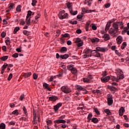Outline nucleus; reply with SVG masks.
Here are the masks:
<instances>
[{"mask_svg":"<svg viewBox=\"0 0 129 129\" xmlns=\"http://www.w3.org/2000/svg\"><path fill=\"white\" fill-rule=\"evenodd\" d=\"M8 58H9L8 56H4L2 57L1 60L2 61H6V60H8Z\"/></svg>","mask_w":129,"mask_h":129,"instance_id":"a18cd8bd","label":"nucleus"},{"mask_svg":"<svg viewBox=\"0 0 129 129\" xmlns=\"http://www.w3.org/2000/svg\"><path fill=\"white\" fill-rule=\"evenodd\" d=\"M12 78H13V74H10L8 78V80L10 81Z\"/></svg>","mask_w":129,"mask_h":129,"instance_id":"3c124183","label":"nucleus"},{"mask_svg":"<svg viewBox=\"0 0 129 129\" xmlns=\"http://www.w3.org/2000/svg\"><path fill=\"white\" fill-rule=\"evenodd\" d=\"M60 52L61 53H65V52H67V48H66L65 47H61V48L60 49Z\"/></svg>","mask_w":129,"mask_h":129,"instance_id":"c756f323","label":"nucleus"},{"mask_svg":"<svg viewBox=\"0 0 129 129\" xmlns=\"http://www.w3.org/2000/svg\"><path fill=\"white\" fill-rule=\"evenodd\" d=\"M33 79L36 80V79H37L38 78V76L37 74L34 73V74H33Z\"/></svg>","mask_w":129,"mask_h":129,"instance_id":"603ef678","label":"nucleus"},{"mask_svg":"<svg viewBox=\"0 0 129 129\" xmlns=\"http://www.w3.org/2000/svg\"><path fill=\"white\" fill-rule=\"evenodd\" d=\"M110 79V77L109 76H107L106 77H103L101 78V80L102 82L106 83L108 82V81Z\"/></svg>","mask_w":129,"mask_h":129,"instance_id":"ddd939ff","label":"nucleus"},{"mask_svg":"<svg viewBox=\"0 0 129 129\" xmlns=\"http://www.w3.org/2000/svg\"><path fill=\"white\" fill-rule=\"evenodd\" d=\"M37 4V0H33L32 3V6L33 7Z\"/></svg>","mask_w":129,"mask_h":129,"instance_id":"864d4df0","label":"nucleus"},{"mask_svg":"<svg viewBox=\"0 0 129 129\" xmlns=\"http://www.w3.org/2000/svg\"><path fill=\"white\" fill-rule=\"evenodd\" d=\"M107 101L108 105H112V103H113V100L112 99V97H108L107 98Z\"/></svg>","mask_w":129,"mask_h":129,"instance_id":"a211bd4d","label":"nucleus"},{"mask_svg":"<svg viewBox=\"0 0 129 129\" xmlns=\"http://www.w3.org/2000/svg\"><path fill=\"white\" fill-rule=\"evenodd\" d=\"M91 23V21L90 20H89L88 22H86L85 29L87 32V31H88V30H89V26Z\"/></svg>","mask_w":129,"mask_h":129,"instance_id":"6ab92c4d","label":"nucleus"},{"mask_svg":"<svg viewBox=\"0 0 129 129\" xmlns=\"http://www.w3.org/2000/svg\"><path fill=\"white\" fill-rule=\"evenodd\" d=\"M49 85H48V84L47 83H44L43 84V86L44 87H45V88H46V89H47L48 90H51V89H50V88H49L48 86Z\"/></svg>","mask_w":129,"mask_h":129,"instance_id":"72a5a7b5","label":"nucleus"},{"mask_svg":"<svg viewBox=\"0 0 129 129\" xmlns=\"http://www.w3.org/2000/svg\"><path fill=\"white\" fill-rule=\"evenodd\" d=\"M1 36L2 38H5V37H6V32H3L1 34Z\"/></svg>","mask_w":129,"mask_h":129,"instance_id":"338daca9","label":"nucleus"},{"mask_svg":"<svg viewBox=\"0 0 129 129\" xmlns=\"http://www.w3.org/2000/svg\"><path fill=\"white\" fill-rule=\"evenodd\" d=\"M84 58H88V57H91V54L88 55V54H84L83 55Z\"/></svg>","mask_w":129,"mask_h":129,"instance_id":"680f3d73","label":"nucleus"},{"mask_svg":"<svg viewBox=\"0 0 129 129\" xmlns=\"http://www.w3.org/2000/svg\"><path fill=\"white\" fill-rule=\"evenodd\" d=\"M84 4L85 5H87L88 6H91V1L86 0Z\"/></svg>","mask_w":129,"mask_h":129,"instance_id":"e433bc0d","label":"nucleus"},{"mask_svg":"<svg viewBox=\"0 0 129 129\" xmlns=\"http://www.w3.org/2000/svg\"><path fill=\"white\" fill-rule=\"evenodd\" d=\"M110 3H107L105 5V8H106V9H108V8L110 7Z\"/></svg>","mask_w":129,"mask_h":129,"instance_id":"5fc2aeb1","label":"nucleus"},{"mask_svg":"<svg viewBox=\"0 0 129 129\" xmlns=\"http://www.w3.org/2000/svg\"><path fill=\"white\" fill-rule=\"evenodd\" d=\"M61 36H62V38H69V37H70V34L66 33L64 34H62Z\"/></svg>","mask_w":129,"mask_h":129,"instance_id":"4c0bfd02","label":"nucleus"},{"mask_svg":"<svg viewBox=\"0 0 129 129\" xmlns=\"http://www.w3.org/2000/svg\"><path fill=\"white\" fill-rule=\"evenodd\" d=\"M66 5L69 9L70 13H72V3H66Z\"/></svg>","mask_w":129,"mask_h":129,"instance_id":"f3484780","label":"nucleus"},{"mask_svg":"<svg viewBox=\"0 0 129 129\" xmlns=\"http://www.w3.org/2000/svg\"><path fill=\"white\" fill-rule=\"evenodd\" d=\"M115 53L116 55H118V56H120V53H119L117 50H115Z\"/></svg>","mask_w":129,"mask_h":129,"instance_id":"774afa93","label":"nucleus"},{"mask_svg":"<svg viewBox=\"0 0 129 129\" xmlns=\"http://www.w3.org/2000/svg\"><path fill=\"white\" fill-rule=\"evenodd\" d=\"M91 121L94 123H97L98 122V119L97 118L93 117L91 119Z\"/></svg>","mask_w":129,"mask_h":129,"instance_id":"cd10ccee","label":"nucleus"},{"mask_svg":"<svg viewBox=\"0 0 129 129\" xmlns=\"http://www.w3.org/2000/svg\"><path fill=\"white\" fill-rule=\"evenodd\" d=\"M18 31H20V27H16L15 29H14V34H17V32Z\"/></svg>","mask_w":129,"mask_h":129,"instance_id":"a19ab883","label":"nucleus"},{"mask_svg":"<svg viewBox=\"0 0 129 129\" xmlns=\"http://www.w3.org/2000/svg\"><path fill=\"white\" fill-rule=\"evenodd\" d=\"M26 22L27 25L30 26V24H31V17H26Z\"/></svg>","mask_w":129,"mask_h":129,"instance_id":"393cba45","label":"nucleus"},{"mask_svg":"<svg viewBox=\"0 0 129 129\" xmlns=\"http://www.w3.org/2000/svg\"><path fill=\"white\" fill-rule=\"evenodd\" d=\"M38 122H40V116L39 115L37 116V114H36V113L34 112L33 123H34V124H38Z\"/></svg>","mask_w":129,"mask_h":129,"instance_id":"7ed1b4c3","label":"nucleus"},{"mask_svg":"<svg viewBox=\"0 0 129 129\" xmlns=\"http://www.w3.org/2000/svg\"><path fill=\"white\" fill-rule=\"evenodd\" d=\"M92 75H89L87 78H83V81L85 83H88L90 82L91 79H92Z\"/></svg>","mask_w":129,"mask_h":129,"instance_id":"1a4fd4ad","label":"nucleus"},{"mask_svg":"<svg viewBox=\"0 0 129 129\" xmlns=\"http://www.w3.org/2000/svg\"><path fill=\"white\" fill-rule=\"evenodd\" d=\"M92 30H94V31H95L96 30H97V27H96L95 25H93L92 26Z\"/></svg>","mask_w":129,"mask_h":129,"instance_id":"0e129e2a","label":"nucleus"},{"mask_svg":"<svg viewBox=\"0 0 129 129\" xmlns=\"http://www.w3.org/2000/svg\"><path fill=\"white\" fill-rule=\"evenodd\" d=\"M111 23H112V21H109L107 23V24L105 27V32H107L108 30H109V28H110V26H111Z\"/></svg>","mask_w":129,"mask_h":129,"instance_id":"f8f14e48","label":"nucleus"},{"mask_svg":"<svg viewBox=\"0 0 129 129\" xmlns=\"http://www.w3.org/2000/svg\"><path fill=\"white\" fill-rule=\"evenodd\" d=\"M104 112H105V113L107 114L108 115H111V112L109 109H106L104 110Z\"/></svg>","mask_w":129,"mask_h":129,"instance_id":"7c9ffc66","label":"nucleus"},{"mask_svg":"<svg viewBox=\"0 0 129 129\" xmlns=\"http://www.w3.org/2000/svg\"><path fill=\"white\" fill-rule=\"evenodd\" d=\"M12 57H13L14 58H18V57H19V53H15L13 54Z\"/></svg>","mask_w":129,"mask_h":129,"instance_id":"de8ad7c7","label":"nucleus"},{"mask_svg":"<svg viewBox=\"0 0 129 129\" xmlns=\"http://www.w3.org/2000/svg\"><path fill=\"white\" fill-rule=\"evenodd\" d=\"M126 42H123V43L122 44L121 46V49L122 50H123V49H124V48H125V47H126Z\"/></svg>","mask_w":129,"mask_h":129,"instance_id":"2f4dec72","label":"nucleus"},{"mask_svg":"<svg viewBox=\"0 0 129 129\" xmlns=\"http://www.w3.org/2000/svg\"><path fill=\"white\" fill-rule=\"evenodd\" d=\"M75 43L77 44L78 47L83 46V41L80 38H76L75 40Z\"/></svg>","mask_w":129,"mask_h":129,"instance_id":"20e7f679","label":"nucleus"},{"mask_svg":"<svg viewBox=\"0 0 129 129\" xmlns=\"http://www.w3.org/2000/svg\"><path fill=\"white\" fill-rule=\"evenodd\" d=\"M71 13L72 14V15H73V16H75L76 15H77L78 12L77 11H76L74 12H72H72H71Z\"/></svg>","mask_w":129,"mask_h":129,"instance_id":"e2e57ef3","label":"nucleus"},{"mask_svg":"<svg viewBox=\"0 0 129 129\" xmlns=\"http://www.w3.org/2000/svg\"><path fill=\"white\" fill-rule=\"evenodd\" d=\"M62 106V104L61 103H57L56 105L54 106V110L55 112L58 111V109L60 108Z\"/></svg>","mask_w":129,"mask_h":129,"instance_id":"2eb2a0df","label":"nucleus"},{"mask_svg":"<svg viewBox=\"0 0 129 129\" xmlns=\"http://www.w3.org/2000/svg\"><path fill=\"white\" fill-rule=\"evenodd\" d=\"M5 43H6L7 45H11V40H10V38H7L5 40Z\"/></svg>","mask_w":129,"mask_h":129,"instance_id":"58836bf2","label":"nucleus"},{"mask_svg":"<svg viewBox=\"0 0 129 129\" xmlns=\"http://www.w3.org/2000/svg\"><path fill=\"white\" fill-rule=\"evenodd\" d=\"M23 110L24 111V112L25 113V114H26V115H27V109H26V107L25 106H24L23 108Z\"/></svg>","mask_w":129,"mask_h":129,"instance_id":"4d7b16f0","label":"nucleus"},{"mask_svg":"<svg viewBox=\"0 0 129 129\" xmlns=\"http://www.w3.org/2000/svg\"><path fill=\"white\" fill-rule=\"evenodd\" d=\"M92 55L94 57H97V58L100 57V53L97 52L96 50H94L92 51Z\"/></svg>","mask_w":129,"mask_h":129,"instance_id":"9d476101","label":"nucleus"},{"mask_svg":"<svg viewBox=\"0 0 129 129\" xmlns=\"http://www.w3.org/2000/svg\"><path fill=\"white\" fill-rule=\"evenodd\" d=\"M84 109V106H83V105H80L79 107H78V109H79V110L81 109L82 110Z\"/></svg>","mask_w":129,"mask_h":129,"instance_id":"052dcab7","label":"nucleus"},{"mask_svg":"<svg viewBox=\"0 0 129 129\" xmlns=\"http://www.w3.org/2000/svg\"><path fill=\"white\" fill-rule=\"evenodd\" d=\"M14 7H15V4L13 3H11L9 6V9L10 10H13L14 9Z\"/></svg>","mask_w":129,"mask_h":129,"instance_id":"c03bdc74","label":"nucleus"},{"mask_svg":"<svg viewBox=\"0 0 129 129\" xmlns=\"http://www.w3.org/2000/svg\"><path fill=\"white\" fill-rule=\"evenodd\" d=\"M67 67L68 70H70L71 72V73H72V74H74V75H76V74H77V69L74 68V65L70 64Z\"/></svg>","mask_w":129,"mask_h":129,"instance_id":"f03ea898","label":"nucleus"},{"mask_svg":"<svg viewBox=\"0 0 129 129\" xmlns=\"http://www.w3.org/2000/svg\"><path fill=\"white\" fill-rule=\"evenodd\" d=\"M91 41L92 43H95V42H99V39L97 38H93Z\"/></svg>","mask_w":129,"mask_h":129,"instance_id":"37998d69","label":"nucleus"},{"mask_svg":"<svg viewBox=\"0 0 129 129\" xmlns=\"http://www.w3.org/2000/svg\"><path fill=\"white\" fill-rule=\"evenodd\" d=\"M125 110H124V107H121L119 109L118 113L119 115H120V116H122L123 115V113Z\"/></svg>","mask_w":129,"mask_h":129,"instance_id":"4468645a","label":"nucleus"},{"mask_svg":"<svg viewBox=\"0 0 129 129\" xmlns=\"http://www.w3.org/2000/svg\"><path fill=\"white\" fill-rule=\"evenodd\" d=\"M61 90L64 92V93H70V92H71V89L67 86L61 87Z\"/></svg>","mask_w":129,"mask_h":129,"instance_id":"0eeeda50","label":"nucleus"},{"mask_svg":"<svg viewBox=\"0 0 129 129\" xmlns=\"http://www.w3.org/2000/svg\"><path fill=\"white\" fill-rule=\"evenodd\" d=\"M58 98L55 96H52L49 97V100L51 101H56Z\"/></svg>","mask_w":129,"mask_h":129,"instance_id":"5701e85b","label":"nucleus"},{"mask_svg":"<svg viewBox=\"0 0 129 129\" xmlns=\"http://www.w3.org/2000/svg\"><path fill=\"white\" fill-rule=\"evenodd\" d=\"M100 90H95L93 91L94 93H97V94L100 93Z\"/></svg>","mask_w":129,"mask_h":129,"instance_id":"8fccbe9b","label":"nucleus"},{"mask_svg":"<svg viewBox=\"0 0 129 129\" xmlns=\"http://www.w3.org/2000/svg\"><path fill=\"white\" fill-rule=\"evenodd\" d=\"M32 75V73L31 72L26 73L24 74V76L25 78H28V77H30Z\"/></svg>","mask_w":129,"mask_h":129,"instance_id":"bb28decb","label":"nucleus"},{"mask_svg":"<svg viewBox=\"0 0 129 129\" xmlns=\"http://www.w3.org/2000/svg\"><path fill=\"white\" fill-rule=\"evenodd\" d=\"M0 129H6V124L1 123L0 124Z\"/></svg>","mask_w":129,"mask_h":129,"instance_id":"f704fd0d","label":"nucleus"},{"mask_svg":"<svg viewBox=\"0 0 129 129\" xmlns=\"http://www.w3.org/2000/svg\"><path fill=\"white\" fill-rule=\"evenodd\" d=\"M91 117H92V113H90L87 117L88 122H90V120H91Z\"/></svg>","mask_w":129,"mask_h":129,"instance_id":"c85d7f7f","label":"nucleus"},{"mask_svg":"<svg viewBox=\"0 0 129 129\" xmlns=\"http://www.w3.org/2000/svg\"><path fill=\"white\" fill-rule=\"evenodd\" d=\"M76 88L79 91H84V92H83L84 94H87V93H88V91H87V90H86V89H85V88H83L82 87H81V86L77 85L76 86Z\"/></svg>","mask_w":129,"mask_h":129,"instance_id":"423d86ee","label":"nucleus"},{"mask_svg":"<svg viewBox=\"0 0 129 129\" xmlns=\"http://www.w3.org/2000/svg\"><path fill=\"white\" fill-rule=\"evenodd\" d=\"M21 11V5H18L16 8V11L18 12V13H20Z\"/></svg>","mask_w":129,"mask_h":129,"instance_id":"c9c22d12","label":"nucleus"},{"mask_svg":"<svg viewBox=\"0 0 129 129\" xmlns=\"http://www.w3.org/2000/svg\"><path fill=\"white\" fill-rule=\"evenodd\" d=\"M70 23L72 25H77V21L76 20H75L74 21H70Z\"/></svg>","mask_w":129,"mask_h":129,"instance_id":"09e8293b","label":"nucleus"},{"mask_svg":"<svg viewBox=\"0 0 129 129\" xmlns=\"http://www.w3.org/2000/svg\"><path fill=\"white\" fill-rule=\"evenodd\" d=\"M116 23H118V26H123V22H122V21L116 22Z\"/></svg>","mask_w":129,"mask_h":129,"instance_id":"13d9d810","label":"nucleus"},{"mask_svg":"<svg viewBox=\"0 0 129 129\" xmlns=\"http://www.w3.org/2000/svg\"><path fill=\"white\" fill-rule=\"evenodd\" d=\"M9 66V64H4L3 66V69L4 70H5V69H6V68H7V67Z\"/></svg>","mask_w":129,"mask_h":129,"instance_id":"69168bd1","label":"nucleus"},{"mask_svg":"<svg viewBox=\"0 0 129 129\" xmlns=\"http://www.w3.org/2000/svg\"><path fill=\"white\" fill-rule=\"evenodd\" d=\"M20 24L21 26H24L26 24V22L24 20H21Z\"/></svg>","mask_w":129,"mask_h":129,"instance_id":"6e6d98bb","label":"nucleus"},{"mask_svg":"<svg viewBox=\"0 0 129 129\" xmlns=\"http://www.w3.org/2000/svg\"><path fill=\"white\" fill-rule=\"evenodd\" d=\"M118 30H116L113 28H110L109 30V34H116L117 33Z\"/></svg>","mask_w":129,"mask_h":129,"instance_id":"aec40b11","label":"nucleus"},{"mask_svg":"<svg viewBox=\"0 0 129 129\" xmlns=\"http://www.w3.org/2000/svg\"><path fill=\"white\" fill-rule=\"evenodd\" d=\"M113 27L114 29H115V30L118 31V23L114 22L113 23Z\"/></svg>","mask_w":129,"mask_h":129,"instance_id":"4be33fe9","label":"nucleus"},{"mask_svg":"<svg viewBox=\"0 0 129 129\" xmlns=\"http://www.w3.org/2000/svg\"><path fill=\"white\" fill-rule=\"evenodd\" d=\"M83 18V14L79 15L77 16V19H82Z\"/></svg>","mask_w":129,"mask_h":129,"instance_id":"bf43d9fd","label":"nucleus"},{"mask_svg":"<svg viewBox=\"0 0 129 129\" xmlns=\"http://www.w3.org/2000/svg\"><path fill=\"white\" fill-rule=\"evenodd\" d=\"M65 122H66V121L64 120L58 119L55 120V123H65Z\"/></svg>","mask_w":129,"mask_h":129,"instance_id":"b1692460","label":"nucleus"},{"mask_svg":"<svg viewBox=\"0 0 129 129\" xmlns=\"http://www.w3.org/2000/svg\"><path fill=\"white\" fill-rule=\"evenodd\" d=\"M13 114H15V115H19V112L18 110H15L12 112Z\"/></svg>","mask_w":129,"mask_h":129,"instance_id":"49530a36","label":"nucleus"},{"mask_svg":"<svg viewBox=\"0 0 129 129\" xmlns=\"http://www.w3.org/2000/svg\"><path fill=\"white\" fill-rule=\"evenodd\" d=\"M124 78V76H123V74L120 73H117L116 78L114 76H113L110 78V79L112 81H116V82H118V81H119V79H123Z\"/></svg>","mask_w":129,"mask_h":129,"instance_id":"f257e3e1","label":"nucleus"},{"mask_svg":"<svg viewBox=\"0 0 129 129\" xmlns=\"http://www.w3.org/2000/svg\"><path fill=\"white\" fill-rule=\"evenodd\" d=\"M85 54H88V53H90V52L92 53V50L90 49L86 48L84 51Z\"/></svg>","mask_w":129,"mask_h":129,"instance_id":"473e14b6","label":"nucleus"},{"mask_svg":"<svg viewBox=\"0 0 129 129\" xmlns=\"http://www.w3.org/2000/svg\"><path fill=\"white\" fill-rule=\"evenodd\" d=\"M94 110L96 114H97L98 115H99V114H100V112H99V111L98 110V109H97V108H95L94 109Z\"/></svg>","mask_w":129,"mask_h":129,"instance_id":"ea45409f","label":"nucleus"},{"mask_svg":"<svg viewBox=\"0 0 129 129\" xmlns=\"http://www.w3.org/2000/svg\"><path fill=\"white\" fill-rule=\"evenodd\" d=\"M68 57H69V55L66 54L64 55H60V58H61V59H67V58H68Z\"/></svg>","mask_w":129,"mask_h":129,"instance_id":"a878e982","label":"nucleus"},{"mask_svg":"<svg viewBox=\"0 0 129 129\" xmlns=\"http://www.w3.org/2000/svg\"><path fill=\"white\" fill-rule=\"evenodd\" d=\"M116 42L118 45H120L122 43V37L120 36H118L116 38Z\"/></svg>","mask_w":129,"mask_h":129,"instance_id":"dca6fc26","label":"nucleus"},{"mask_svg":"<svg viewBox=\"0 0 129 129\" xmlns=\"http://www.w3.org/2000/svg\"><path fill=\"white\" fill-rule=\"evenodd\" d=\"M103 38L104 39L105 41H108V40H110V37L108 34H105L103 36Z\"/></svg>","mask_w":129,"mask_h":129,"instance_id":"412c9836","label":"nucleus"},{"mask_svg":"<svg viewBox=\"0 0 129 129\" xmlns=\"http://www.w3.org/2000/svg\"><path fill=\"white\" fill-rule=\"evenodd\" d=\"M58 17L60 20H63V19H66L68 17V14H64V11H60L58 14Z\"/></svg>","mask_w":129,"mask_h":129,"instance_id":"39448f33","label":"nucleus"},{"mask_svg":"<svg viewBox=\"0 0 129 129\" xmlns=\"http://www.w3.org/2000/svg\"><path fill=\"white\" fill-rule=\"evenodd\" d=\"M31 16H32V11L29 10L28 11V14H27L26 17L31 18Z\"/></svg>","mask_w":129,"mask_h":129,"instance_id":"79ce46f5","label":"nucleus"},{"mask_svg":"<svg viewBox=\"0 0 129 129\" xmlns=\"http://www.w3.org/2000/svg\"><path fill=\"white\" fill-rule=\"evenodd\" d=\"M115 86H117V84L115 82H113L112 83V86H110L109 88L111 90L114 91L115 90H116V88H115Z\"/></svg>","mask_w":129,"mask_h":129,"instance_id":"9b49d317","label":"nucleus"},{"mask_svg":"<svg viewBox=\"0 0 129 129\" xmlns=\"http://www.w3.org/2000/svg\"><path fill=\"white\" fill-rule=\"evenodd\" d=\"M107 50L108 49L106 47H97L96 48V51H98V52H102L103 53L106 52Z\"/></svg>","mask_w":129,"mask_h":129,"instance_id":"6e6552de","label":"nucleus"}]
</instances>
